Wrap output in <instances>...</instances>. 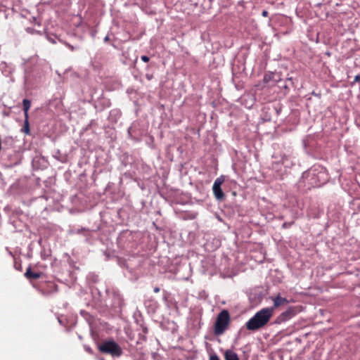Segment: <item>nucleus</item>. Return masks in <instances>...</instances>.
<instances>
[{"instance_id": "obj_1", "label": "nucleus", "mask_w": 360, "mask_h": 360, "mask_svg": "<svg viewBox=\"0 0 360 360\" xmlns=\"http://www.w3.org/2000/svg\"><path fill=\"white\" fill-rule=\"evenodd\" d=\"M274 314V307L263 308L257 311L246 323L249 330H257L265 326Z\"/></svg>"}, {"instance_id": "obj_2", "label": "nucleus", "mask_w": 360, "mask_h": 360, "mask_svg": "<svg viewBox=\"0 0 360 360\" xmlns=\"http://www.w3.org/2000/svg\"><path fill=\"white\" fill-rule=\"evenodd\" d=\"M230 323V315L226 309H223L218 315L214 323V333L221 335L227 329Z\"/></svg>"}, {"instance_id": "obj_3", "label": "nucleus", "mask_w": 360, "mask_h": 360, "mask_svg": "<svg viewBox=\"0 0 360 360\" xmlns=\"http://www.w3.org/2000/svg\"><path fill=\"white\" fill-rule=\"evenodd\" d=\"M101 352L110 354L114 357H119L122 354V349L115 341H107L98 347Z\"/></svg>"}, {"instance_id": "obj_4", "label": "nucleus", "mask_w": 360, "mask_h": 360, "mask_svg": "<svg viewBox=\"0 0 360 360\" xmlns=\"http://www.w3.org/2000/svg\"><path fill=\"white\" fill-rule=\"evenodd\" d=\"M224 179L222 176L217 178L213 184L212 191L215 198L217 200H222L224 199V193L221 188V186L223 184Z\"/></svg>"}, {"instance_id": "obj_5", "label": "nucleus", "mask_w": 360, "mask_h": 360, "mask_svg": "<svg viewBox=\"0 0 360 360\" xmlns=\"http://www.w3.org/2000/svg\"><path fill=\"white\" fill-rule=\"evenodd\" d=\"M296 314V309L294 307H289L286 311L281 313L278 317L279 323L287 321Z\"/></svg>"}, {"instance_id": "obj_6", "label": "nucleus", "mask_w": 360, "mask_h": 360, "mask_svg": "<svg viewBox=\"0 0 360 360\" xmlns=\"http://www.w3.org/2000/svg\"><path fill=\"white\" fill-rule=\"evenodd\" d=\"M41 272H33L31 270V267H28L27 269H26V271L24 274V276L27 278V279H38L41 276Z\"/></svg>"}, {"instance_id": "obj_7", "label": "nucleus", "mask_w": 360, "mask_h": 360, "mask_svg": "<svg viewBox=\"0 0 360 360\" xmlns=\"http://www.w3.org/2000/svg\"><path fill=\"white\" fill-rule=\"evenodd\" d=\"M273 301H274V308L278 307L281 305H285L288 303V300L286 298L282 297L279 295L274 297L273 299Z\"/></svg>"}, {"instance_id": "obj_8", "label": "nucleus", "mask_w": 360, "mask_h": 360, "mask_svg": "<svg viewBox=\"0 0 360 360\" xmlns=\"http://www.w3.org/2000/svg\"><path fill=\"white\" fill-rule=\"evenodd\" d=\"M225 360H239L236 352L232 350H226L224 354Z\"/></svg>"}, {"instance_id": "obj_9", "label": "nucleus", "mask_w": 360, "mask_h": 360, "mask_svg": "<svg viewBox=\"0 0 360 360\" xmlns=\"http://www.w3.org/2000/svg\"><path fill=\"white\" fill-rule=\"evenodd\" d=\"M23 110L25 113V117H28V111L31 106V102L28 99H24L22 101Z\"/></svg>"}, {"instance_id": "obj_10", "label": "nucleus", "mask_w": 360, "mask_h": 360, "mask_svg": "<svg viewBox=\"0 0 360 360\" xmlns=\"http://www.w3.org/2000/svg\"><path fill=\"white\" fill-rule=\"evenodd\" d=\"M22 131L26 134H30V133L28 117H25L24 126Z\"/></svg>"}, {"instance_id": "obj_11", "label": "nucleus", "mask_w": 360, "mask_h": 360, "mask_svg": "<svg viewBox=\"0 0 360 360\" xmlns=\"http://www.w3.org/2000/svg\"><path fill=\"white\" fill-rule=\"evenodd\" d=\"M141 58V60H142L143 62H145V63L148 62V61H149V60H150V59H149V57H148L147 56H142Z\"/></svg>"}, {"instance_id": "obj_12", "label": "nucleus", "mask_w": 360, "mask_h": 360, "mask_svg": "<svg viewBox=\"0 0 360 360\" xmlns=\"http://www.w3.org/2000/svg\"><path fill=\"white\" fill-rule=\"evenodd\" d=\"M210 360H220V359L216 354H214V355L210 356Z\"/></svg>"}, {"instance_id": "obj_13", "label": "nucleus", "mask_w": 360, "mask_h": 360, "mask_svg": "<svg viewBox=\"0 0 360 360\" xmlns=\"http://www.w3.org/2000/svg\"><path fill=\"white\" fill-rule=\"evenodd\" d=\"M354 82H360V75H356L354 77Z\"/></svg>"}, {"instance_id": "obj_14", "label": "nucleus", "mask_w": 360, "mask_h": 360, "mask_svg": "<svg viewBox=\"0 0 360 360\" xmlns=\"http://www.w3.org/2000/svg\"><path fill=\"white\" fill-rule=\"evenodd\" d=\"M268 15H269V13L266 10L263 11L262 13V15L264 16V17H267Z\"/></svg>"}, {"instance_id": "obj_15", "label": "nucleus", "mask_w": 360, "mask_h": 360, "mask_svg": "<svg viewBox=\"0 0 360 360\" xmlns=\"http://www.w3.org/2000/svg\"><path fill=\"white\" fill-rule=\"evenodd\" d=\"M153 290H154V292H155V293H157V292H160V288H159V287H155V288H154V289H153Z\"/></svg>"}, {"instance_id": "obj_16", "label": "nucleus", "mask_w": 360, "mask_h": 360, "mask_svg": "<svg viewBox=\"0 0 360 360\" xmlns=\"http://www.w3.org/2000/svg\"><path fill=\"white\" fill-rule=\"evenodd\" d=\"M68 47H69L72 51H73V50H74V47H73L72 45H70V44H68Z\"/></svg>"}, {"instance_id": "obj_17", "label": "nucleus", "mask_w": 360, "mask_h": 360, "mask_svg": "<svg viewBox=\"0 0 360 360\" xmlns=\"http://www.w3.org/2000/svg\"><path fill=\"white\" fill-rule=\"evenodd\" d=\"M109 40V37L108 36H106L105 38H104V41H108Z\"/></svg>"}, {"instance_id": "obj_18", "label": "nucleus", "mask_w": 360, "mask_h": 360, "mask_svg": "<svg viewBox=\"0 0 360 360\" xmlns=\"http://www.w3.org/2000/svg\"><path fill=\"white\" fill-rule=\"evenodd\" d=\"M283 226H288V224H283Z\"/></svg>"}, {"instance_id": "obj_19", "label": "nucleus", "mask_w": 360, "mask_h": 360, "mask_svg": "<svg viewBox=\"0 0 360 360\" xmlns=\"http://www.w3.org/2000/svg\"><path fill=\"white\" fill-rule=\"evenodd\" d=\"M283 226H288V224H283Z\"/></svg>"}, {"instance_id": "obj_20", "label": "nucleus", "mask_w": 360, "mask_h": 360, "mask_svg": "<svg viewBox=\"0 0 360 360\" xmlns=\"http://www.w3.org/2000/svg\"><path fill=\"white\" fill-rule=\"evenodd\" d=\"M210 1H212V0H210Z\"/></svg>"}]
</instances>
